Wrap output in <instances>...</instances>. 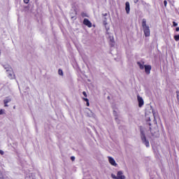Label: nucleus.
I'll list each match as a JSON object with an SVG mask.
<instances>
[{
  "label": "nucleus",
  "mask_w": 179,
  "mask_h": 179,
  "mask_svg": "<svg viewBox=\"0 0 179 179\" xmlns=\"http://www.w3.org/2000/svg\"><path fill=\"white\" fill-rule=\"evenodd\" d=\"M141 26L144 33V36L145 37H149L150 36V29L149 28V25H148V24L146 23V19H143Z\"/></svg>",
  "instance_id": "nucleus-1"
},
{
  "label": "nucleus",
  "mask_w": 179,
  "mask_h": 179,
  "mask_svg": "<svg viewBox=\"0 0 179 179\" xmlns=\"http://www.w3.org/2000/svg\"><path fill=\"white\" fill-rule=\"evenodd\" d=\"M141 135L143 143L146 146V148H149V141L146 138V136H145V133L143 132V131H141Z\"/></svg>",
  "instance_id": "nucleus-2"
},
{
  "label": "nucleus",
  "mask_w": 179,
  "mask_h": 179,
  "mask_svg": "<svg viewBox=\"0 0 179 179\" xmlns=\"http://www.w3.org/2000/svg\"><path fill=\"white\" fill-rule=\"evenodd\" d=\"M6 75H7V78H8L10 80H13V79H16V75H15V72H13V70L7 71Z\"/></svg>",
  "instance_id": "nucleus-3"
},
{
  "label": "nucleus",
  "mask_w": 179,
  "mask_h": 179,
  "mask_svg": "<svg viewBox=\"0 0 179 179\" xmlns=\"http://www.w3.org/2000/svg\"><path fill=\"white\" fill-rule=\"evenodd\" d=\"M108 30H110V28L109 27H106V37H108V38L110 40V41L111 43H113L114 42V35H113L112 33H110L108 31Z\"/></svg>",
  "instance_id": "nucleus-4"
},
{
  "label": "nucleus",
  "mask_w": 179,
  "mask_h": 179,
  "mask_svg": "<svg viewBox=\"0 0 179 179\" xmlns=\"http://www.w3.org/2000/svg\"><path fill=\"white\" fill-rule=\"evenodd\" d=\"M108 162H109L110 164H111V166H113L114 167H117V166H118L117 162H115V159H114V158H113V157H108Z\"/></svg>",
  "instance_id": "nucleus-5"
},
{
  "label": "nucleus",
  "mask_w": 179,
  "mask_h": 179,
  "mask_svg": "<svg viewBox=\"0 0 179 179\" xmlns=\"http://www.w3.org/2000/svg\"><path fill=\"white\" fill-rule=\"evenodd\" d=\"M145 72L147 75L150 74V71H152V66L150 65H145L144 67Z\"/></svg>",
  "instance_id": "nucleus-6"
},
{
  "label": "nucleus",
  "mask_w": 179,
  "mask_h": 179,
  "mask_svg": "<svg viewBox=\"0 0 179 179\" xmlns=\"http://www.w3.org/2000/svg\"><path fill=\"white\" fill-rule=\"evenodd\" d=\"M137 100L138 102V107H142L144 104L143 99L139 95L137 96Z\"/></svg>",
  "instance_id": "nucleus-7"
},
{
  "label": "nucleus",
  "mask_w": 179,
  "mask_h": 179,
  "mask_svg": "<svg viewBox=\"0 0 179 179\" xmlns=\"http://www.w3.org/2000/svg\"><path fill=\"white\" fill-rule=\"evenodd\" d=\"M125 10L126 13L127 15H129V12L131 11V6L129 5V3L128 1L125 3Z\"/></svg>",
  "instance_id": "nucleus-8"
},
{
  "label": "nucleus",
  "mask_w": 179,
  "mask_h": 179,
  "mask_svg": "<svg viewBox=\"0 0 179 179\" xmlns=\"http://www.w3.org/2000/svg\"><path fill=\"white\" fill-rule=\"evenodd\" d=\"M117 179H125V176H124V173L122 171H119L117 173Z\"/></svg>",
  "instance_id": "nucleus-9"
},
{
  "label": "nucleus",
  "mask_w": 179,
  "mask_h": 179,
  "mask_svg": "<svg viewBox=\"0 0 179 179\" xmlns=\"http://www.w3.org/2000/svg\"><path fill=\"white\" fill-rule=\"evenodd\" d=\"M3 68H4L6 73L13 70L9 64H3Z\"/></svg>",
  "instance_id": "nucleus-10"
},
{
  "label": "nucleus",
  "mask_w": 179,
  "mask_h": 179,
  "mask_svg": "<svg viewBox=\"0 0 179 179\" xmlns=\"http://www.w3.org/2000/svg\"><path fill=\"white\" fill-rule=\"evenodd\" d=\"M83 24L87 27H92V22L87 18L84 19Z\"/></svg>",
  "instance_id": "nucleus-11"
},
{
  "label": "nucleus",
  "mask_w": 179,
  "mask_h": 179,
  "mask_svg": "<svg viewBox=\"0 0 179 179\" xmlns=\"http://www.w3.org/2000/svg\"><path fill=\"white\" fill-rule=\"evenodd\" d=\"M137 65L139 66L140 69H145V62H138Z\"/></svg>",
  "instance_id": "nucleus-12"
},
{
  "label": "nucleus",
  "mask_w": 179,
  "mask_h": 179,
  "mask_svg": "<svg viewBox=\"0 0 179 179\" xmlns=\"http://www.w3.org/2000/svg\"><path fill=\"white\" fill-rule=\"evenodd\" d=\"M113 115L115 116V120L116 122H118V110H113Z\"/></svg>",
  "instance_id": "nucleus-13"
},
{
  "label": "nucleus",
  "mask_w": 179,
  "mask_h": 179,
  "mask_svg": "<svg viewBox=\"0 0 179 179\" xmlns=\"http://www.w3.org/2000/svg\"><path fill=\"white\" fill-rule=\"evenodd\" d=\"M10 101H12V98L10 97H6L4 100H3V103L4 104H8V103H10Z\"/></svg>",
  "instance_id": "nucleus-14"
},
{
  "label": "nucleus",
  "mask_w": 179,
  "mask_h": 179,
  "mask_svg": "<svg viewBox=\"0 0 179 179\" xmlns=\"http://www.w3.org/2000/svg\"><path fill=\"white\" fill-rule=\"evenodd\" d=\"M87 117H96V115L93 113V112L92 110H89L87 113Z\"/></svg>",
  "instance_id": "nucleus-15"
},
{
  "label": "nucleus",
  "mask_w": 179,
  "mask_h": 179,
  "mask_svg": "<svg viewBox=\"0 0 179 179\" xmlns=\"http://www.w3.org/2000/svg\"><path fill=\"white\" fill-rule=\"evenodd\" d=\"M145 117H146L147 121H150V116H149V112H148V110L145 111Z\"/></svg>",
  "instance_id": "nucleus-16"
},
{
  "label": "nucleus",
  "mask_w": 179,
  "mask_h": 179,
  "mask_svg": "<svg viewBox=\"0 0 179 179\" xmlns=\"http://www.w3.org/2000/svg\"><path fill=\"white\" fill-rule=\"evenodd\" d=\"M58 73L60 75V76H64V71H62V69H59Z\"/></svg>",
  "instance_id": "nucleus-17"
},
{
  "label": "nucleus",
  "mask_w": 179,
  "mask_h": 179,
  "mask_svg": "<svg viewBox=\"0 0 179 179\" xmlns=\"http://www.w3.org/2000/svg\"><path fill=\"white\" fill-rule=\"evenodd\" d=\"M174 38H175V41H179V35H176V36H174Z\"/></svg>",
  "instance_id": "nucleus-18"
},
{
  "label": "nucleus",
  "mask_w": 179,
  "mask_h": 179,
  "mask_svg": "<svg viewBox=\"0 0 179 179\" xmlns=\"http://www.w3.org/2000/svg\"><path fill=\"white\" fill-rule=\"evenodd\" d=\"M103 24H104V26H107V24H108V23H107V18H104V20H103Z\"/></svg>",
  "instance_id": "nucleus-19"
},
{
  "label": "nucleus",
  "mask_w": 179,
  "mask_h": 179,
  "mask_svg": "<svg viewBox=\"0 0 179 179\" xmlns=\"http://www.w3.org/2000/svg\"><path fill=\"white\" fill-rule=\"evenodd\" d=\"M111 177H112V178H113V179H117V176H115V175L113 174V173L111 174Z\"/></svg>",
  "instance_id": "nucleus-20"
},
{
  "label": "nucleus",
  "mask_w": 179,
  "mask_h": 179,
  "mask_svg": "<svg viewBox=\"0 0 179 179\" xmlns=\"http://www.w3.org/2000/svg\"><path fill=\"white\" fill-rule=\"evenodd\" d=\"M173 25L174 27H177V26H178V24L173 21Z\"/></svg>",
  "instance_id": "nucleus-21"
},
{
  "label": "nucleus",
  "mask_w": 179,
  "mask_h": 179,
  "mask_svg": "<svg viewBox=\"0 0 179 179\" xmlns=\"http://www.w3.org/2000/svg\"><path fill=\"white\" fill-rule=\"evenodd\" d=\"M0 179H5L3 178V175L2 174V172H1V171H0Z\"/></svg>",
  "instance_id": "nucleus-22"
},
{
  "label": "nucleus",
  "mask_w": 179,
  "mask_h": 179,
  "mask_svg": "<svg viewBox=\"0 0 179 179\" xmlns=\"http://www.w3.org/2000/svg\"><path fill=\"white\" fill-rule=\"evenodd\" d=\"M83 94L85 96V97H87V94H86V92H83Z\"/></svg>",
  "instance_id": "nucleus-23"
},
{
  "label": "nucleus",
  "mask_w": 179,
  "mask_h": 179,
  "mask_svg": "<svg viewBox=\"0 0 179 179\" xmlns=\"http://www.w3.org/2000/svg\"><path fill=\"white\" fill-rule=\"evenodd\" d=\"M164 5L165 7L167 6V1L166 0L164 1Z\"/></svg>",
  "instance_id": "nucleus-24"
},
{
  "label": "nucleus",
  "mask_w": 179,
  "mask_h": 179,
  "mask_svg": "<svg viewBox=\"0 0 179 179\" xmlns=\"http://www.w3.org/2000/svg\"><path fill=\"white\" fill-rule=\"evenodd\" d=\"M4 153L5 152L2 150H0V155H3Z\"/></svg>",
  "instance_id": "nucleus-25"
},
{
  "label": "nucleus",
  "mask_w": 179,
  "mask_h": 179,
  "mask_svg": "<svg viewBox=\"0 0 179 179\" xmlns=\"http://www.w3.org/2000/svg\"><path fill=\"white\" fill-rule=\"evenodd\" d=\"M24 3H29L30 2V0H24Z\"/></svg>",
  "instance_id": "nucleus-26"
},
{
  "label": "nucleus",
  "mask_w": 179,
  "mask_h": 179,
  "mask_svg": "<svg viewBox=\"0 0 179 179\" xmlns=\"http://www.w3.org/2000/svg\"><path fill=\"white\" fill-rule=\"evenodd\" d=\"M83 100H84L85 101H86V103H87V101H89V99H87V98H84Z\"/></svg>",
  "instance_id": "nucleus-27"
},
{
  "label": "nucleus",
  "mask_w": 179,
  "mask_h": 179,
  "mask_svg": "<svg viewBox=\"0 0 179 179\" xmlns=\"http://www.w3.org/2000/svg\"><path fill=\"white\" fill-rule=\"evenodd\" d=\"M2 114H3V110H0V115H2Z\"/></svg>",
  "instance_id": "nucleus-28"
},
{
  "label": "nucleus",
  "mask_w": 179,
  "mask_h": 179,
  "mask_svg": "<svg viewBox=\"0 0 179 179\" xmlns=\"http://www.w3.org/2000/svg\"><path fill=\"white\" fill-rule=\"evenodd\" d=\"M89 106H90V103H89V101H87V106L89 107Z\"/></svg>",
  "instance_id": "nucleus-29"
},
{
  "label": "nucleus",
  "mask_w": 179,
  "mask_h": 179,
  "mask_svg": "<svg viewBox=\"0 0 179 179\" xmlns=\"http://www.w3.org/2000/svg\"><path fill=\"white\" fill-rule=\"evenodd\" d=\"M71 160L73 162L75 160V157H71Z\"/></svg>",
  "instance_id": "nucleus-30"
},
{
  "label": "nucleus",
  "mask_w": 179,
  "mask_h": 179,
  "mask_svg": "<svg viewBox=\"0 0 179 179\" xmlns=\"http://www.w3.org/2000/svg\"><path fill=\"white\" fill-rule=\"evenodd\" d=\"M176 31H179V27L176 28Z\"/></svg>",
  "instance_id": "nucleus-31"
},
{
  "label": "nucleus",
  "mask_w": 179,
  "mask_h": 179,
  "mask_svg": "<svg viewBox=\"0 0 179 179\" xmlns=\"http://www.w3.org/2000/svg\"><path fill=\"white\" fill-rule=\"evenodd\" d=\"M5 104V107H8V103H4Z\"/></svg>",
  "instance_id": "nucleus-32"
},
{
  "label": "nucleus",
  "mask_w": 179,
  "mask_h": 179,
  "mask_svg": "<svg viewBox=\"0 0 179 179\" xmlns=\"http://www.w3.org/2000/svg\"><path fill=\"white\" fill-rule=\"evenodd\" d=\"M148 125H150H150H152V124H150V123H148Z\"/></svg>",
  "instance_id": "nucleus-33"
},
{
  "label": "nucleus",
  "mask_w": 179,
  "mask_h": 179,
  "mask_svg": "<svg viewBox=\"0 0 179 179\" xmlns=\"http://www.w3.org/2000/svg\"><path fill=\"white\" fill-rule=\"evenodd\" d=\"M104 16H107V13H106V14L104 15Z\"/></svg>",
  "instance_id": "nucleus-34"
},
{
  "label": "nucleus",
  "mask_w": 179,
  "mask_h": 179,
  "mask_svg": "<svg viewBox=\"0 0 179 179\" xmlns=\"http://www.w3.org/2000/svg\"><path fill=\"white\" fill-rule=\"evenodd\" d=\"M150 114L152 115L153 113H150Z\"/></svg>",
  "instance_id": "nucleus-35"
},
{
  "label": "nucleus",
  "mask_w": 179,
  "mask_h": 179,
  "mask_svg": "<svg viewBox=\"0 0 179 179\" xmlns=\"http://www.w3.org/2000/svg\"><path fill=\"white\" fill-rule=\"evenodd\" d=\"M13 108H16V106H14Z\"/></svg>",
  "instance_id": "nucleus-36"
},
{
  "label": "nucleus",
  "mask_w": 179,
  "mask_h": 179,
  "mask_svg": "<svg viewBox=\"0 0 179 179\" xmlns=\"http://www.w3.org/2000/svg\"><path fill=\"white\" fill-rule=\"evenodd\" d=\"M154 118H155V120L156 119V117H155V116L154 115Z\"/></svg>",
  "instance_id": "nucleus-37"
},
{
  "label": "nucleus",
  "mask_w": 179,
  "mask_h": 179,
  "mask_svg": "<svg viewBox=\"0 0 179 179\" xmlns=\"http://www.w3.org/2000/svg\"><path fill=\"white\" fill-rule=\"evenodd\" d=\"M152 149H155V147H154V146H152Z\"/></svg>",
  "instance_id": "nucleus-38"
}]
</instances>
